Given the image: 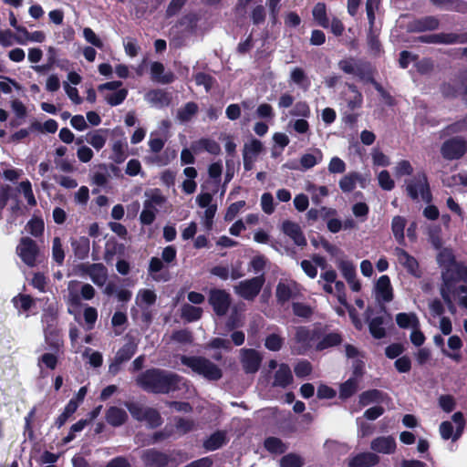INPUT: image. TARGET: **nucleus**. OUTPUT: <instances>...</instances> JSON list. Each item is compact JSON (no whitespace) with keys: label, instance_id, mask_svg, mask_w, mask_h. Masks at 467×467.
Masks as SVG:
<instances>
[{"label":"nucleus","instance_id":"nucleus-56","mask_svg":"<svg viewBox=\"0 0 467 467\" xmlns=\"http://www.w3.org/2000/svg\"><path fill=\"white\" fill-rule=\"evenodd\" d=\"M453 286L452 297L457 299L461 306L467 309V286L455 284V280L451 281Z\"/></svg>","mask_w":467,"mask_h":467},{"label":"nucleus","instance_id":"nucleus-6","mask_svg":"<svg viewBox=\"0 0 467 467\" xmlns=\"http://www.w3.org/2000/svg\"><path fill=\"white\" fill-rule=\"evenodd\" d=\"M406 191L409 196L413 200L420 198L429 202L431 201V192L425 173L419 172L413 178L406 182Z\"/></svg>","mask_w":467,"mask_h":467},{"label":"nucleus","instance_id":"nucleus-51","mask_svg":"<svg viewBox=\"0 0 467 467\" xmlns=\"http://www.w3.org/2000/svg\"><path fill=\"white\" fill-rule=\"evenodd\" d=\"M145 99L155 107H162L168 103V98L161 90H151L145 95Z\"/></svg>","mask_w":467,"mask_h":467},{"label":"nucleus","instance_id":"nucleus-40","mask_svg":"<svg viewBox=\"0 0 467 467\" xmlns=\"http://www.w3.org/2000/svg\"><path fill=\"white\" fill-rule=\"evenodd\" d=\"M341 340L342 338L337 333H329L322 337L318 336V339L316 341V349L319 351L327 349L340 344Z\"/></svg>","mask_w":467,"mask_h":467},{"label":"nucleus","instance_id":"nucleus-17","mask_svg":"<svg viewBox=\"0 0 467 467\" xmlns=\"http://www.w3.org/2000/svg\"><path fill=\"white\" fill-rule=\"evenodd\" d=\"M263 150V144L256 139H252L245 142L243 149L244 168L250 171L254 167V163Z\"/></svg>","mask_w":467,"mask_h":467},{"label":"nucleus","instance_id":"nucleus-20","mask_svg":"<svg viewBox=\"0 0 467 467\" xmlns=\"http://www.w3.org/2000/svg\"><path fill=\"white\" fill-rule=\"evenodd\" d=\"M141 459L146 467H169L168 454L155 450H146L142 452Z\"/></svg>","mask_w":467,"mask_h":467},{"label":"nucleus","instance_id":"nucleus-33","mask_svg":"<svg viewBox=\"0 0 467 467\" xmlns=\"http://www.w3.org/2000/svg\"><path fill=\"white\" fill-rule=\"evenodd\" d=\"M358 182L362 183L363 178L359 173L352 171L344 175L339 180L338 185L343 192H350L356 188Z\"/></svg>","mask_w":467,"mask_h":467},{"label":"nucleus","instance_id":"nucleus-58","mask_svg":"<svg viewBox=\"0 0 467 467\" xmlns=\"http://www.w3.org/2000/svg\"><path fill=\"white\" fill-rule=\"evenodd\" d=\"M265 447L272 453H282L286 450V446L282 441L275 437L267 438L265 441Z\"/></svg>","mask_w":467,"mask_h":467},{"label":"nucleus","instance_id":"nucleus-11","mask_svg":"<svg viewBox=\"0 0 467 467\" xmlns=\"http://www.w3.org/2000/svg\"><path fill=\"white\" fill-rule=\"evenodd\" d=\"M38 252L37 244L29 237L21 238L16 246L17 255L26 265L30 267L36 265Z\"/></svg>","mask_w":467,"mask_h":467},{"label":"nucleus","instance_id":"nucleus-46","mask_svg":"<svg viewBox=\"0 0 467 467\" xmlns=\"http://www.w3.org/2000/svg\"><path fill=\"white\" fill-rule=\"evenodd\" d=\"M193 150L195 151L203 150L213 155H217L221 152V147L219 143L210 139L200 140L193 146Z\"/></svg>","mask_w":467,"mask_h":467},{"label":"nucleus","instance_id":"nucleus-38","mask_svg":"<svg viewBox=\"0 0 467 467\" xmlns=\"http://www.w3.org/2000/svg\"><path fill=\"white\" fill-rule=\"evenodd\" d=\"M150 73L153 80L167 84L173 80L171 73L164 74V66L160 62H153L150 66Z\"/></svg>","mask_w":467,"mask_h":467},{"label":"nucleus","instance_id":"nucleus-44","mask_svg":"<svg viewBox=\"0 0 467 467\" xmlns=\"http://www.w3.org/2000/svg\"><path fill=\"white\" fill-rule=\"evenodd\" d=\"M202 315V308L190 304L182 306L181 317L188 322L197 321Z\"/></svg>","mask_w":467,"mask_h":467},{"label":"nucleus","instance_id":"nucleus-62","mask_svg":"<svg viewBox=\"0 0 467 467\" xmlns=\"http://www.w3.org/2000/svg\"><path fill=\"white\" fill-rule=\"evenodd\" d=\"M291 115L300 118H308L311 115V110L306 101L296 102L291 109Z\"/></svg>","mask_w":467,"mask_h":467},{"label":"nucleus","instance_id":"nucleus-59","mask_svg":"<svg viewBox=\"0 0 467 467\" xmlns=\"http://www.w3.org/2000/svg\"><path fill=\"white\" fill-rule=\"evenodd\" d=\"M369 331L376 338H382L385 337V328L383 327L382 317H374L369 322Z\"/></svg>","mask_w":467,"mask_h":467},{"label":"nucleus","instance_id":"nucleus-64","mask_svg":"<svg viewBox=\"0 0 467 467\" xmlns=\"http://www.w3.org/2000/svg\"><path fill=\"white\" fill-rule=\"evenodd\" d=\"M347 169L346 162L339 157H332L328 162L327 170L329 173H344Z\"/></svg>","mask_w":467,"mask_h":467},{"label":"nucleus","instance_id":"nucleus-4","mask_svg":"<svg viewBox=\"0 0 467 467\" xmlns=\"http://www.w3.org/2000/svg\"><path fill=\"white\" fill-rule=\"evenodd\" d=\"M317 283L326 293L336 296L342 306H347L345 285L342 281L337 280L335 270L329 268L322 272Z\"/></svg>","mask_w":467,"mask_h":467},{"label":"nucleus","instance_id":"nucleus-30","mask_svg":"<svg viewBox=\"0 0 467 467\" xmlns=\"http://www.w3.org/2000/svg\"><path fill=\"white\" fill-rule=\"evenodd\" d=\"M421 40L429 43H440V44H454V43H462L463 42V37L462 36L452 34V33H441L431 35L429 36L421 37Z\"/></svg>","mask_w":467,"mask_h":467},{"label":"nucleus","instance_id":"nucleus-32","mask_svg":"<svg viewBox=\"0 0 467 467\" xmlns=\"http://www.w3.org/2000/svg\"><path fill=\"white\" fill-rule=\"evenodd\" d=\"M227 434L225 431H218L210 435L204 441L203 447L207 451H215L227 442Z\"/></svg>","mask_w":467,"mask_h":467},{"label":"nucleus","instance_id":"nucleus-12","mask_svg":"<svg viewBox=\"0 0 467 467\" xmlns=\"http://www.w3.org/2000/svg\"><path fill=\"white\" fill-rule=\"evenodd\" d=\"M397 262L401 265L408 274L410 275L420 278L422 276V271L420 267L418 260L411 254H410L403 248L396 247L393 250Z\"/></svg>","mask_w":467,"mask_h":467},{"label":"nucleus","instance_id":"nucleus-19","mask_svg":"<svg viewBox=\"0 0 467 467\" xmlns=\"http://www.w3.org/2000/svg\"><path fill=\"white\" fill-rule=\"evenodd\" d=\"M397 447L396 441L394 437L389 436H379L371 441L370 449L381 454H392L395 452Z\"/></svg>","mask_w":467,"mask_h":467},{"label":"nucleus","instance_id":"nucleus-28","mask_svg":"<svg viewBox=\"0 0 467 467\" xmlns=\"http://www.w3.org/2000/svg\"><path fill=\"white\" fill-rule=\"evenodd\" d=\"M12 303L19 314L26 313L28 317V312L36 306V300L28 295L19 294L13 297Z\"/></svg>","mask_w":467,"mask_h":467},{"label":"nucleus","instance_id":"nucleus-26","mask_svg":"<svg viewBox=\"0 0 467 467\" xmlns=\"http://www.w3.org/2000/svg\"><path fill=\"white\" fill-rule=\"evenodd\" d=\"M379 462V457L373 452L359 453L349 462V467H371Z\"/></svg>","mask_w":467,"mask_h":467},{"label":"nucleus","instance_id":"nucleus-3","mask_svg":"<svg viewBox=\"0 0 467 467\" xmlns=\"http://www.w3.org/2000/svg\"><path fill=\"white\" fill-rule=\"evenodd\" d=\"M318 339V330L306 327H297L290 340L292 353L303 355L310 349Z\"/></svg>","mask_w":467,"mask_h":467},{"label":"nucleus","instance_id":"nucleus-47","mask_svg":"<svg viewBox=\"0 0 467 467\" xmlns=\"http://www.w3.org/2000/svg\"><path fill=\"white\" fill-rule=\"evenodd\" d=\"M176 157V151L175 150H170L169 149H166L164 152L161 155H154L150 157H147L145 161L148 163L156 164L158 166H165L170 161Z\"/></svg>","mask_w":467,"mask_h":467},{"label":"nucleus","instance_id":"nucleus-9","mask_svg":"<svg viewBox=\"0 0 467 467\" xmlns=\"http://www.w3.org/2000/svg\"><path fill=\"white\" fill-rule=\"evenodd\" d=\"M452 421L456 424V430L453 431V426L451 421H442L440 425L439 431L441 438L443 440L451 439L452 441H457L462 434L465 420L463 418V414L460 411L455 412L452 417Z\"/></svg>","mask_w":467,"mask_h":467},{"label":"nucleus","instance_id":"nucleus-27","mask_svg":"<svg viewBox=\"0 0 467 467\" xmlns=\"http://www.w3.org/2000/svg\"><path fill=\"white\" fill-rule=\"evenodd\" d=\"M128 420V414L125 410L112 406L106 411L107 422L114 427L121 426Z\"/></svg>","mask_w":467,"mask_h":467},{"label":"nucleus","instance_id":"nucleus-14","mask_svg":"<svg viewBox=\"0 0 467 467\" xmlns=\"http://www.w3.org/2000/svg\"><path fill=\"white\" fill-rule=\"evenodd\" d=\"M467 151V142L462 138H452L446 140L441 148V153L446 160H458Z\"/></svg>","mask_w":467,"mask_h":467},{"label":"nucleus","instance_id":"nucleus-49","mask_svg":"<svg viewBox=\"0 0 467 467\" xmlns=\"http://www.w3.org/2000/svg\"><path fill=\"white\" fill-rule=\"evenodd\" d=\"M156 294L150 289H140L139 290L136 296V304L140 306H149L155 303Z\"/></svg>","mask_w":467,"mask_h":467},{"label":"nucleus","instance_id":"nucleus-13","mask_svg":"<svg viewBox=\"0 0 467 467\" xmlns=\"http://www.w3.org/2000/svg\"><path fill=\"white\" fill-rule=\"evenodd\" d=\"M67 301L71 305H78L80 302V296L78 293L80 292L81 297L85 300H90L93 298L95 295L94 287L89 284L81 285L80 282L73 280L70 281L67 285Z\"/></svg>","mask_w":467,"mask_h":467},{"label":"nucleus","instance_id":"nucleus-55","mask_svg":"<svg viewBox=\"0 0 467 467\" xmlns=\"http://www.w3.org/2000/svg\"><path fill=\"white\" fill-rule=\"evenodd\" d=\"M337 266L346 280L356 277V268L352 262L345 259H338Z\"/></svg>","mask_w":467,"mask_h":467},{"label":"nucleus","instance_id":"nucleus-45","mask_svg":"<svg viewBox=\"0 0 467 467\" xmlns=\"http://www.w3.org/2000/svg\"><path fill=\"white\" fill-rule=\"evenodd\" d=\"M17 31L23 34L24 38L17 39L19 44L25 45L26 42L42 43L46 39V35L42 31L28 32L25 27H17Z\"/></svg>","mask_w":467,"mask_h":467},{"label":"nucleus","instance_id":"nucleus-21","mask_svg":"<svg viewBox=\"0 0 467 467\" xmlns=\"http://www.w3.org/2000/svg\"><path fill=\"white\" fill-rule=\"evenodd\" d=\"M323 159L324 154L320 149L311 148L300 157L299 163L301 165V169L306 171L320 164L323 161Z\"/></svg>","mask_w":467,"mask_h":467},{"label":"nucleus","instance_id":"nucleus-37","mask_svg":"<svg viewBox=\"0 0 467 467\" xmlns=\"http://www.w3.org/2000/svg\"><path fill=\"white\" fill-rule=\"evenodd\" d=\"M71 246L78 258L84 259L88 255L90 244L88 237L72 239Z\"/></svg>","mask_w":467,"mask_h":467},{"label":"nucleus","instance_id":"nucleus-34","mask_svg":"<svg viewBox=\"0 0 467 467\" xmlns=\"http://www.w3.org/2000/svg\"><path fill=\"white\" fill-rule=\"evenodd\" d=\"M396 323L400 328H416L420 327V320L418 316L413 313H399L396 315Z\"/></svg>","mask_w":467,"mask_h":467},{"label":"nucleus","instance_id":"nucleus-2","mask_svg":"<svg viewBox=\"0 0 467 467\" xmlns=\"http://www.w3.org/2000/svg\"><path fill=\"white\" fill-rule=\"evenodd\" d=\"M181 362L190 368L194 373L209 380H218L222 378V369L203 357L182 356Z\"/></svg>","mask_w":467,"mask_h":467},{"label":"nucleus","instance_id":"nucleus-24","mask_svg":"<svg viewBox=\"0 0 467 467\" xmlns=\"http://www.w3.org/2000/svg\"><path fill=\"white\" fill-rule=\"evenodd\" d=\"M283 232L289 236L298 246L306 245V240L301 231L300 226L291 221H285L282 225Z\"/></svg>","mask_w":467,"mask_h":467},{"label":"nucleus","instance_id":"nucleus-7","mask_svg":"<svg viewBox=\"0 0 467 467\" xmlns=\"http://www.w3.org/2000/svg\"><path fill=\"white\" fill-rule=\"evenodd\" d=\"M265 279L263 275L239 282L234 286V293L245 300H254L260 293Z\"/></svg>","mask_w":467,"mask_h":467},{"label":"nucleus","instance_id":"nucleus-36","mask_svg":"<svg viewBox=\"0 0 467 467\" xmlns=\"http://www.w3.org/2000/svg\"><path fill=\"white\" fill-rule=\"evenodd\" d=\"M453 291H454L453 286H452L448 275H445V283L441 284L440 292H441V296L443 301L446 303L447 307L451 314H454L456 311V307L453 303V297H452Z\"/></svg>","mask_w":467,"mask_h":467},{"label":"nucleus","instance_id":"nucleus-15","mask_svg":"<svg viewBox=\"0 0 467 467\" xmlns=\"http://www.w3.org/2000/svg\"><path fill=\"white\" fill-rule=\"evenodd\" d=\"M437 261L440 266L442 268V283H445V275H448L451 282L455 280L456 277L454 276V272L457 270L460 265L456 263L452 251L447 248L441 250L437 256Z\"/></svg>","mask_w":467,"mask_h":467},{"label":"nucleus","instance_id":"nucleus-39","mask_svg":"<svg viewBox=\"0 0 467 467\" xmlns=\"http://www.w3.org/2000/svg\"><path fill=\"white\" fill-rule=\"evenodd\" d=\"M407 224V221L402 216H395L391 222V230L396 241L400 244H405L404 230Z\"/></svg>","mask_w":467,"mask_h":467},{"label":"nucleus","instance_id":"nucleus-63","mask_svg":"<svg viewBox=\"0 0 467 467\" xmlns=\"http://www.w3.org/2000/svg\"><path fill=\"white\" fill-rule=\"evenodd\" d=\"M379 185L385 191H391L395 187V182L389 172L386 170L378 174Z\"/></svg>","mask_w":467,"mask_h":467},{"label":"nucleus","instance_id":"nucleus-53","mask_svg":"<svg viewBox=\"0 0 467 467\" xmlns=\"http://www.w3.org/2000/svg\"><path fill=\"white\" fill-rule=\"evenodd\" d=\"M78 407L76 400H70L64 409V411L57 417L56 425L57 428H61L67 419L77 410Z\"/></svg>","mask_w":467,"mask_h":467},{"label":"nucleus","instance_id":"nucleus-43","mask_svg":"<svg viewBox=\"0 0 467 467\" xmlns=\"http://www.w3.org/2000/svg\"><path fill=\"white\" fill-rule=\"evenodd\" d=\"M127 148L128 145L125 141L122 140H116L112 144V154L110 156V159L115 163H121L123 162L127 158Z\"/></svg>","mask_w":467,"mask_h":467},{"label":"nucleus","instance_id":"nucleus-41","mask_svg":"<svg viewBox=\"0 0 467 467\" xmlns=\"http://www.w3.org/2000/svg\"><path fill=\"white\" fill-rule=\"evenodd\" d=\"M306 190L311 195V200L315 204L322 202L323 199L328 195V189L327 186H317L312 182H308Z\"/></svg>","mask_w":467,"mask_h":467},{"label":"nucleus","instance_id":"nucleus-1","mask_svg":"<svg viewBox=\"0 0 467 467\" xmlns=\"http://www.w3.org/2000/svg\"><path fill=\"white\" fill-rule=\"evenodd\" d=\"M137 384L148 392L169 393L186 382L179 375L158 368L148 369L136 379Z\"/></svg>","mask_w":467,"mask_h":467},{"label":"nucleus","instance_id":"nucleus-16","mask_svg":"<svg viewBox=\"0 0 467 467\" xmlns=\"http://www.w3.org/2000/svg\"><path fill=\"white\" fill-rule=\"evenodd\" d=\"M209 302L218 316H224L231 304L230 295L223 289H212Z\"/></svg>","mask_w":467,"mask_h":467},{"label":"nucleus","instance_id":"nucleus-25","mask_svg":"<svg viewBox=\"0 0 467 467\" xmlns=\"http://www.w3.org/2000/svg\"><path fill=\"white\" fill-rule=\"evenodd\" d=\"M447 345L450 350L442 348V354L449 358L460 362L462 360L461 348L462 347V341L458 336H451L448 338Z\"/></svg>","mask_w":467,"mask_h":467},{"label":"nucleus","instance_id":"nucleus-48","mask_svg":"<svg viewBox=\"0 0 467 467\" xmlns=\"http://www.w3.org/2000/svg\"><path fill=\"white\" fill-rule=\"evenodd\" d=\"M315 21L322 27L328 28L329 19L327 16L326 5L317 3L312 11Z\"/></svg>","mask_w":467,"mask_h":467},{"label":"nucleus","instance_id":"nucleus-35","mask_svg":"<svg viewBox=\"0 0 467 467\" xmlns=\"http://www.w3.org/2000/svg\"><path fill=\"white\" fill-rule=\"evenodd\" d=\"M293 380L290 368L286 364H280L275 374L274 385L285 388Z\"/></svg>","mask_w":467,"mask_h":467},{"label":"nucleus","instance_id":"nucleus-8","mask_svg":"<svg viewBox=\"0 0 467 467\" xmlns=\"http://www.w3.org/2000/svg\"><path fill=\"white\" fill-rule=\"evenodd\" d=\"M122 83L120 81H110L99 86L98 89L103 94L105 100L110 106H118L121 104L127 95L128 90L119 88Z\"/></svg>","mask_w":467,"mask_h":467},{"label":"nucleus","instance_id":"nucleus-52","mask_svg":"<svg viewBox=\"0 0 467 467\" xmlns=\"http://www.w3.org/2000/svg\"><path fill=\"white\" fill-rule=\"evenodd\" d=\"M382 400L383 393L378 389L365 391L359 396V403L361 406H368L374 402H379Z\"/></svg>","mask_w":467,"mask_h":467},{"label":"nucleus","instance_id":"nucleus-29","mask_svg":"<svg viewBox=\"0 0 467 467\" xmlns=\"http://www.w3.org/2000/svg\"><path fill=\"white\" fill-rule=\"evenodd\" d=\"M108 130H96L86 134L85 140L96 150H101L107 141Z\"/></svg>","mask_w":467,"mask_h":467},{"label":"nucleus","instance_id":"nucleus-57","mask_svg":"<svg viewBox=\"0 0 467 467\" xmlns=\"http://www.w3.org/2000/svg\"><path fill=\"white\" fill-rule=\"evenodd\" d=\"M439 21L436 17L426 16L416 21L415 28L420 31L434 30L438 27Z\"/></svg>","mask_w":467,"mask_h":467},{"label":"nucleus","instance_id":"nucleus-60","mask_svg":"<svg viewBox=\"0 0 467 467\" xmlns=\"http://www.w3.org/2000/svg\"><path fill=\"white\" fill-rule=\"evenodd\" d=\"M52 258L58 265H62L65 259V253L59 237H55L52 244Z\"/></svg>","mask_w":467,"mask_h":467},{"label":"nucleus","instance_id":"nucleus-50","mask_svg":"<svg viewBox=\"0 0 467 467\" xmlns=\"http://www.w3.org/2000/svg\"><path fill=\"white\" fill-rule=\"evenodd\" d=\"M358 379L357 378H350L346 382L340 385L339 398L348 399L352 396L358 389Z\"/></svg>","mask_w":467,"mask_h":467},{"label":"nucleus","instance_id":"nucleus-42","mask_svg":"<svg viewBox=\"0 0 467 467\" xmlns=\"http://www.w3.org/2000/svg\"><path fill=\"white\" fill-rule=\"evenodd\" d=\"M290 81L304 90L308 89L310 80L301 67H294L290 72Z\"/></svg>","mask_w":467,"mask_h":467},{"label":"nucleus","instance_id":"nucleus-22","mask_svg":"<svg viewBox=\"0 0 467 467\" xmlns=\"http://www.w3.org/2000/svg\"><path fill=\"white\" fill-rule=\"evenodd\" d=\"M7 211L5 231L9 234L15 226L23 223L24 211L17 201H14Z\"/></svg>","mask_w":467,"mask_h":467},{"label":"nucleus","instance_id":"nucleus-18","mask_svg":"<svg viewBox=\"0 0 467 467\" xmlns=\"http://www.w3.org/2000/svg\"><path fill=\"white\" fill-rule=\"evenodd\" d=\"M241 363L246 373H255L261 365L262 356L252 348L241 349Z\"/></svg>","mask_w":467,"mask_h":467},{"label":"nucleus","instance_id":"nucleus-61","mask_svg":"<svg viewBox=\"0 0 467 467\" xmlns=\"http://www.w3.org/2000/svg\"><path fill=\"white\" fill-rule=\"evenodd\" d=\"M303 463V459L294 453L286 454L280 460L281 467H302Z\"/></svg>","mask_w":467,"mask_h":467},{"label":"nucleus","instance_id":"nucleus-10","mask_svg":"<svg viewBox=\"0 0 467 467\" xmlns=\"http://www.w3.org/2000/svg\"><path fill=\"white\" fill-rule=\"evenodd\" d=\"M302 287L292 279H281L275 289L277 302L285 304L301 295Z\"/></svg>","mask_w":467,"mask_h":467},{"label":"nucleus","instance_id":"nucleus-5","mask_svg":"<svg viewBox=\"0 0 467 467\" xmlns=\"http://www.w3.org/2000/svg\"><path fill=\"white\" fill-rule=\"evenodd\" d=\"M146 197L140 220L143 224H150L155 220L158 209L165 203L166 199L158 190L146 192Z\"/></svg>","mask_w":467,"mask_h":467},{"label":"nucleus","instance_id":"nucleus-31","mask_svg":"<svg viewBox=\"0 0 467 467\" xmlns=\"http://www.w3.org/2000/svg\"><path fill=\"white\" fill-rule=\"evenodd\" d=\"M87 273L97 285H103L108 278L107 268L102 264H93L88 267Z\"/></svg>","mask_w":467,"mask_h":467},{"label":"nucleus","instance_id":"nucleus-23","mask_svg":"<svg viewBox=\"0 0 467 467\" xmlns=\"http://www.w3.org/2000/svg\"><path fill=\"white\" fill-rule=\"evenodd\" d=\"M375 294L378 300L389 302L393 298V290L388 275H381L376 283Z\"/></svg>","mask_w":467,"mask_h":467},{"label":"nucleus","instance_id":"nucleus-54","mask_svg":"<svg viewBox=\"0 0 467 467\" xmlns=\"http://www.w3.org/2000/svg\"><path fill=\"white\" fill-rule=\"evenodd\" d=\"M198 106L194 102H188L184 107L181 108L177 112V118L182 122L190 120L197 112Z\"/></svg>","mask_w":467,"mask_h":467}]
</instances>
